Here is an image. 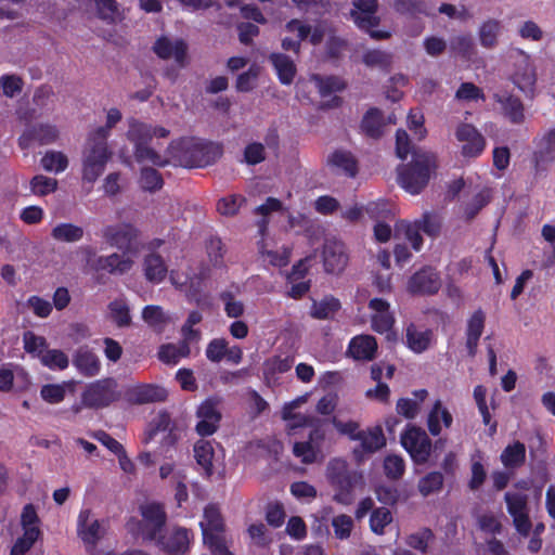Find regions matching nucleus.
<instances>
[{
	"label": "nucleus",
	"mask_w": 555,
	"mask_h": 555,
	"mask_svg": "<svg viewBox=\"0 0 555 555\" xmlns=\"http://www.w3.org/2000/svg\"><path fill=\"white\" fill-rule=\"evenodd\" d=\"M169 431L168 437L172 438L171 443L176 441V437H172L171 429V417L170 414L166 411L159 412L149 424L147 430L145 431V437L143 439L144 443L151 442L158 433Z\"/></svg>",
	"instance_id": "nucleus-39"
},
{
	"label": "nucleus",
	"mask_w": 555,
	"mask_h": 555,
	"mask_svg": "<svg viewBox=\"0 0 555 555\" xmlns=\"http://www.w3.org/2000/svg\"><path fill=\"white\" fill-rule=\"evenodd\" d=\"M377 341L372 335H358L348 345V353L356 360L371 361L375 358Z\"/></svg>",
	"instance_id": "nucleus-27"
},
{
	"label": "nucleus",
	"mask_w": 555,
	"mask_h": 555,
	"mask_svg": "<svg viewBox=\"0 0 555 555\" xmlns=\"http://www.w3.org/2000/svg\"><path fill=\"white\" fill-rule=\"evenodd\" d=\"M443 475L440 472H430L418 481V491L423 496L439 492L443 487Z\"/></svg>",
	"instance_id": "nucleus-45"
},
{
	"label": "nucleus",
	"mask_w": 555,
	"mask_h": 555,
	"mask_svg": "<svg viewBox=\"0 0 555 555\" xmlns=\"http://www.w3.org/2000/svg\"><path fill=\"white\" fill-rule=\"evenodd\" d=\"M141 520L138 521V530L143 541L154 542L166 529L167 513L164 504L149 502L140 505Z\"/></svg>",
	"instance_id": "nucleus-7"
},
{
	"label": "nucleus",
	"mask_w": 555,
	"mask_h": 555,
	"mask_svg": "<svg viewBox=\"0 0 555 555\" xmlns=\"http://www.w3.org/2000/svg\"><path fill=\"white\" fill-rule=\"evenodd\" d=\"M132 264L133 261L130 258H126L117 253L108 256H99L90 263L94 271H104L111 274H125L132 268Z\"/></svg>",
	"instance_id": "nucleus-22"
},
{
	"label": "nucleus",
	"mask_w": 555,
	"mask_h": 555,
	"mask_svg": "<svg viewBox=\"0 0 555 555\" xmlns=\"http://www.w3.org/2000/svg\"><path fill=\"white\" fill-rule=\"evenodd\" d=\"M455 138L462 142L461 154L465 158H477L486 150L485 137L472 124L461 122L455 129Z\"/></svg>",
	"instance_id": "nucleus-12"
},
{
	"label": "nucleus",
	"mask_w": 555,
	"mask_h": 555,
	"mask_svg": "<svg viewBox=\"0 0 555 555\" xmlns=\"http://www.w3.org/2000/svg\"><path fill=\"white\" fill-rule=\"evenodd\" d=\"M486 314L481 309H477L467 320L466 326V349L469 357L474 358L477 353L479 339L483 333Z\"/></svg>",
	"instance_id": "nucleus-24"
},
{
	"label": "nucleus",
	"mask_w": 555,
	"mask_h": 555,
	"mask_svg": "<svg viewBox=\"0 0 555 555\" xmlns=\"http://www.w3.org/2000/svg\"><path fill=\"white\" fill-rule=\"evenodd\" d=\"M223 154L220 143L191 139L183 143L182 158L186 167H206L215 164Z\"/></svg>",
	"instance_id": "nucleus-6"
},
{
	"label": "nucleus",
	"mask_w": 555,
	"mask_h": 555,
	"mask_svg": "<svg viewBox=\"0 0 555 555\" xmlns=\"http://www.w3.org/2000/svg\"><path fill=\"white\" fill-rule=\"evenodd\" d=\"M196 464L202 468L203 475L210 478L214 475L215 449L209 440L199 439L193 447Z\"/></svg>",
	"instance_id": "nucleus-32"
},
{
	"label": "nucleus",
	"mask_w": 555,
	"mask_h": 555,
	"mask_svg": "<svg viewBox=\"0 0 555 555\" xmlns=\"http://www.w3.org/2000/svg\"><path fill=\"white\" fill-rule=\"evenodd\" d=\"M40 534V529H26L13 544L10 555H25L33 547Z\"/></svg>",
	"instance_id": "nucleus-50"
},
{
	"label": "nucleus",
	"mask_w": 555,
	"mask_h": 555,
	"mask_svg": "<svg viewBox=\"0 0 555 555\" xmlns=\"http://www.w3.org/2000/svg\"><path fill=\"white\" fill-rule=\"evenodd\" d=\"M453 424V416L450 411L442 405L440 400H436L427 415V428L431 436L437 437L444 428H450Z\"/></svg>",
	"instance_id": "nucleus-28"
},
{
	"label": "nucleus",
	"mask_w": 555,
	"mask_h": 555,
	"mask_svg": "<svg viewBox=\"0 0 555 555\" xmlns=\"http://www.w3.org/2000/svg\"><path fill=\"white\" fill-rule=\"evenodd\" d=\"M555 160V129H551L543 138V147L533 154V167L535 176L545 172Z\"/></svg>",
	"instance_id": "nucleus-25"
},
{
	"label": "nucleus",
	"mask_w": 555,
	"mask_h": 555,
	"mask_svg": "<svg viewBox=\"0 0 555 555\" xmlns=\"http://www.w3.org/2000/svg\"><path fill=\"white\" fill-rule=\"evenodd\" d=\"M334 534L339 540H347L353 529V520L349 515L340 514L332 519Z\"/></svg>",
	"instance_id": "nucleus-61"
},
{
	"label": "nucleus",
	"mask_w": 555,
	"mask_h": 555,
	"mask_svg": "<svg viewBox=\"0 0 555 555\" xmlns=\"http://www.w3.org/2000/svg\"><path fill=\"white\" fill-rule=\"evenodd\" d=\"M500 460L506 468H518L526 462V447L520 441H515L504 448Z\"/></svg>",
	"instance_id": "nucleus-38"
},
{
	"label": "nucleus",
	"mask_w": 555,
	"mask_h": 555,
	"mask_svg": "<svg viewBox=\"0 0 555 555\" xmlns=\"http://www.w3.org/2000/svg\"><path fill=\"white\" fill-rule=\"evenodd\" d=\"M504 501L516 531L524 537L529 535L532 524L528 513V496L519 492H506Z\"/></svg>",
	"instance_id": "nucleus-11"
},
{
	"label": "nucleus",
	"mask_w": 555,
	"mask_h": 555,
	"mask_svg": "<svg viewBox=\"0 0 555 555\" xmlns=\"http://www.w3.org/2000/svg\"><path fill=\"white\" fill-rule=\"evenodd\" d=\"M323 266L327 273L338 274L347 266L345 245L336 240H326L323 246Z\"/></svg>",
	"instance_id": "nucleus-17"
},
{
	"label": "nucleus",
	"mask_w": 555,
	"mask_h": 555,
	"mask_svg": "<svg viewBox=\"0 0 555 555\" xmlns=\"http://www.w3.org/2000/svg\"><path fill=\"white\" fill-rule=\"evenodd\" d=\"M83 229L74 223L64 222L55 225L51 231V236L62 243H75L83 237Z\"/></svg>",
	"instance_id": "nucleus-40"
},
{
	"label": "nucleus",
	"mask_w": 555,
	"mask_h": 555,
	"mask_svg": "<svg viewBox=\"0 0 555 555\" xmlns=\"http://www.w3.org/2000/svg\"><path fill=\"white\" fill-rule=\"evenodd\" d=\"M364 210L367 216L376 220V222L392 218V212L387 201L371 202L365 206Z\"/></svg>",
	"instance_id": "nucleus-62"
},
{
	"label": "nucleus",
	"mask_w": 555,
	"mask_h": 555,
	"mask_svg": "<svg viewBox=\"0 0 555 555\" xmlns=\"http://www.w3.org/2000/svg\"><path fill=\"white\" fill-rule=\"evenodd\" d=\"M42 365L50 370L63 371L68 367L69 360L66 353L60 349H48L40 358Z\"/></svg>",
	"instance_id": "nucleus-51"
},
{
	"label": "nucleus",
	"mask_w": 555,
	"mask_h": 555,
	"mask_svg": "<svg viewBox=\"0 0 555 555\" xmlns=\"http://www.w3.org/2000/svg\"><path fill=\"white\" fill-rule=\"evenodd\" d=\"M57 188V180L54 178L46 177L43 175H36L30 180V190L37 196H46L53 193Z\"/></svg>",
	"instance_id": "nucleus-56"
},
{
	"label": "nucleus",
	"mask_w": 555,
	"mask_h": 555,
	"mask_svg": "<svg viewBox=\"0 0 555 555\" xmlns=\"http://www.w3.org/2000/svg\"><path fill=\"white\" fill-rule=\"evenodd\" d=\"M153 51L162 60L173 57L180 67L186 64L188 44L183 39H177L173 42L168 37L162 36L155 41Z\"/></svg>",
	"instance_id": "nucleus-18"
},
{
	"label": "nucleus",
	"mask_w": 555,
	"mask_h": 555,
	"mask_svg": "<svg viewBox=\"0 0 555 555\" xmlns=\"http://www.w3.org/2000/svg\"><path fill=\"white\" fill-rule=\"evenodd\" d=\"M201 529L204 544L212 555H233L228 548L224 539V521L219 508L208 504L204 509Z\"/></svg>",
	"instance_id": "nucleus-4"
},
{
	"label": "nucleus",
	"mask_w": 555,
	"mask_h": 555,
	"mask_svg": "<svg viewBox=\"0 0 555 555\" xmlns=\"http://www.w3.org/2000/svg\"><path fill=\"white\" fill-rule=\"evenodd\" d=\"M501 24L496 20H488L479 28V40L482 47L492 48L498 42Z\"/></svg>",
	"instance_id": "nucleus-49"
},
{
	"label": "nucleus",
	"mask_w": 555,
	"mask_h": 555,
	"mask_svg": "<svg viewBox=\"0 0 555 555\" xmlns=\"http://www.w3.org/2000/svg\"><path fill=\"white\" fill-rule=\"evenodd\" d=\"M134 158L139 164L150 163L157 167H165L168 165V159L164 158L154 149L149 146V143L134 146Z\"/></svg>",
	"instance_id": "nucleus-43"
},
{
	"label": "nucleus",
	"mask_w": 555,
	"mask_h": 555,
	"mask_svg": "<svg viewBox=\"0 0 555 555\" xmlns=\"http://www.w3.org/2000/svg\"><path fill=\"white\" fill-rule=\"evenodd\" d=\"M219 297L220 300L224 304V312L227 317L238 319L244 314V304L241 300H236L231 292H222Z\"/></svg>",
	"instance_id": "nucleus-60"
},
{
	"label": "nucleus",
	"mask_w": 555,
	"mask_h": 555,
	"mask_svg": "<svg viewBox=\"0 0 555 555\" xmlns=\"http://www.w3.org/2000/svg\"><path fill=\"white\" fill-rule=\"evenodd\" d=\"M455 99L459 101H478L485 100V93L481 88L473 82H462L455 92Z\"/></svg>",
	"instance_id": "nucleus-64"
},
{
	"label": "nucleus",
	"mask_w": 555,
	"mask_h": 555,
	"mask_svg": "<svg viewBox=\"0 0 555 555\" xmlns=\"http://www.w3.org/2000/svg\"><path fill=\"white\" fill-rule=\"evenodd\" d=\"M66 395L65 384H47L40 389V396L43 401L50 404H57L62 402Z\"/></svg>",
	"instance_id": "nucleus-59"
},
{
	"label": "nucleus",
	"mask_w": 555,
	"mask_h": 555,
	"mask_svg": "<svg viewBox=\"0 0 555 555\" xmlns=\"http://www.w3.org/2000/svg\"><path fill=\"white\" fill-rule=\"evenodd\" d=\"M474 39L472 35L454 36L450 40V51L463 59H470L474 53Z\"/></svg>",
	"instance_id": "nucleus-46"
},
{
	"label": "nucleus",
	"mask_w": 555,
	"mask_h": 555,
	"mask_svg": "<svg viewBox=\"0 0 555 555\" xmlns=\"http://www.w3.org/2000/svg\"><path fill=\"white\" fill-rule=\"evenodd\" d=\"M400 442L415 464L423 465L428 462L433 442L423 428L408 424L400 436Z\"/></svg>",
	"instance_id": "nucleus-8"
},
{
	"label": "nucleus",
	"mask_w": 555,
	"mask_h": 555,
	"mask_svg": "<svg viewBox=\"0 0 555 555\" xmlns=\"http://www.w3.org/2000/svg\"><path fill=\"white\" fill-rule=\"evenodd\" d=\"M127 137L134 146L150 143L153 139L152 127L147 124L133 119L129 124Z\"/></svg>",
	"instance_id": "nucleus-42"
},
{
	"label": "nucleus",
	"mask_w": 555,
	"mask_h": 555,
	"mask_svg": "<svg viewBox=\"0 0 555 555\" xmlns=\"http://www.w3.org/2000/svg\"><path fill=\"white\" fill-rule=\"evenodd\" d=\"M392 9L397 14L410 18H416L418 15H433L425 0H395Z\"/></svg>",
	"instance_id": "nucleus-37"
},
{
	"label": "nucleus",
	"mask_w": 555,
	"mask_h": 555,
	"mask_svg": "<svg viewBox=\"0 0 555 555\" xmlns=\"http://www.w3.org/2000/svg\"><path fill=\"white\" fill-rule=\"evenodd\" d=\"M340 307V301L337 298L325 296L321 301L313 302L311 317L318 320H326L332 318Z\"/></svg>",
	"instance_id": "nucleus-41"
},
{
	"label": "nucleus",
	"mask_w": 555,
	"mask_h": 555,
	"mask_svg": "<svg viewBox=\"0 0 555 555\" xmlns=\"http://www.w3.org/2000/svg\"><path fill=\"white\" fill-rule=\"evenodd\" d=\"M491 201L490 192L487 190H482L477 193L470 203H468L464 208L465 219L467 221L473 220L479 211L486 207Z\"/></svg>",
	"instance_id": "nucleus-58"
},
{
	"label": "nucleus",
	"mask_w": 555,
	"mask_h": 555,
	"mask_svg": "<svg viewBox=\"0 0 555 555\" xmlns=\"http://www.w3.org/2000/svg\"><path fill=\"white\" fill-rule=\"evenodd\" d=\"M143 270L145 279L153 284L162 283L168 272L164 258L157 253H151L144 257Z\"/></svg>",
	"instance_id": "nucleus-33"
},
{
	"label": "nucleus",
	"mask_w": 555,
	"mask_h": 555,
	"mask_svg": "<svg viewBox=\"0 0 555 555\" xmlns=\"http://www.w3.org/2000/svg\"><path fill=\"white\" fill-rule=\"evenodd\" d=\"M140 184L144 191L154 193L163 188L164 179L155 168L143 167L140 172Z\"/></svg>",
	"instance_id": "nucleus-47"
},
{
	"label": "nucleus",
	"mask_w": 555,
	"mask_h": 555,
	"mask_svg": "<svg viewBox=\"0 0 555 555\" xmlns=\"http://www.w3.org/2000/svg\"><path fill=\"white\" fill-rule=\"evenodd\" d=\"M328 165L340 170L345 176L354 178L358 175V160L351 152L336 150L328 157Z\"/></svg>",
	"instance_id": "nucleus-36"
},
{
	"label": "nucleus",
	"mask_w": 555,
	"mask_h": 555,
	"mask_svg": "<svg viewBox=\"0 0 555 555\" xmlns=\"http://www.w3.org/2000/svg\"><path fill=\"white\" fill-rule=\"evenodd\" d=\"M433 336L431 330L418 331L413 323H410L405 328L406 346L415 353L426 351L431 344Z\"/></svg>",
	"instance_id": "nucleus-35"
},
{
	"label": "nucleus",
	"mask_w": 555,
	"mask_h": 555,
	"mask_svg": "<svg viewBox=\"0 0 555 555\" xmlns=\"http://www.w3.org/2000/svg\"><path fill=\"white\" fill-rule=\"evenodd\" d=\"M105 531L98 519H91L90 509H81L77 519V534L86 545L88 553H93Z\"/></svg>",
	"instance_id": "nucleus-15"
},
{
	"label": "nucleus",
	"mask_w": 555,
	"mask_h": 555,
	"mask_svg": "<svg viewBox=\"0 0 555 555\" xmlns=\"http://www.w3.org/2000/svg\"><path fill=\"white\" fill-rule=\"evenodd\" d=\"M326 478L335 493L333 500L341 505H350L354 501V491L363 489V473L352 469L346 460L332 459L326 466Z\"/></svg>",
	"instance_id": "nucleus-1"
},
{
	"label": "nucleus",
	"mask_w": 555,
	"mask_h": 555,
	"mask_svg": "<svg viewBox=\"0 0 555 555\" xmlns=\"http://www.w3.org/2000/svg\"><path fill=\"white\" fill-rule=\"evenodd\" d=\"M324 439V434L320 428H314L309 434L307 441L295 442L293 453L299 457L302 463L311 464L317 460L319 442Z\"/></svg>",
	"instance_id": "nucleus-26"
},
{
	"label": "nucleus",
	"mask_w": 555,
	"mask_h": 555,
	"mask_svg": "<svg viewBox=\"0 0 555 555\" xmlns=\"http://www.w3.org/2000/svg\"><path fill=\"white\" fill-rule=\"evenodd\" d=\"M435 538L434 532L429 528H422L417 532L411 533L406 537L405 543L425 554L428 548V544L430 541H433Z\"/></svg>",
	"instance_id": "nucleus-54"
},
{
	"label": "nucleus",
	"mask_w": 555,
	"mask_h": 555,
	"mask_svg": "<svg viewBox=\"0 0 555 555\" xmlns=\"http://www.w3.org/2000/svg\"><path fill=\"white\" fill-rule=\"evenodd\" d=\"M493 99L500 104L501 112L512 124H521L525 119V108L521 100L508 91H499Z\"/></svg>",
	"instance_id": "nucleus-19"
},
{
	"label": "nucleus",
	"mask_w": 555,
	"mask_h": 555,
	"mask_svg": "<svg viewBox=\"0 0 555 555\" xmlns=\"http://www.w3.org/2000/svg\"><path fill=\"white\" fill-rule=\"evenodd\" d=\"M441 280L439 273L431 267L416 271L408 281V292L412 295L431 296L439 292Z\"/></svg>",
	"instance_id": "nucleus-14"
},
{
	"label": "nucleus",
	"mask_w": 555,
	"mask_h": 555,
	"mask_svg": "<svg viewBox=\"0 0 555 555\" xmlns=\"http://www.w3.org/2000/svg\"><path fill=\"white\" fill-rule=\"evenodd\" d=\"M41 165L46 171H54L59 173L67 168L68 159L62 152L50 151L41 158Z\"/></svg>",
	"instance_id": "nucleus-53"
},
{
	"label": "nucleus",
	"mask_w": 555,
	"mask_h": 555,
	"mask_svg": "<svg viewBox=\"0 0 555 555\" xmlns=\"http://www.w3.org/2000/svg\"><path fill=\"white\" fill-rule=\"evenodd\" d=\"M415 223L421 231L431 237L438 236L441 230L440 217L434 212H424L421 219L415 220Z\"/></svg>",
	"instance_id": "nucleus-57"
},
{
	"label": "nucleus",
	"mask_w": 555,
	"mask_h": 555,
	"mask_svg": "<svg viewBox=\"0 0 555 555\" xmlns=\"http://www.w3.org/2000/svg\"><path fill=\"white\" fill-rule=\"evenodd\" d=\"M284 30L288 34H296V40H292V37H284L281 41L282 50L298 55L301 50V42L307 40L311 33V26L298 18H292L285 24Z\"/></svg>",
	"instance_id": "nucleus-21"
},
{
	"label": "nucleus",
	"mask_w": 555,
	"mask_h": 555,
	"mask_svg": "<svg viewBox=\"0 0 555 555\" xmlns=\"http://www.w3.org/2000/svg\"><path fill=\"white\" fill-rule=\"evenodd\" d=\"M112 156L106 140V129L98 128L87 139L82 153V180L93 184L104 172Z\"/></svg>",
	"instance_id": "nucleus-3"
},
{
	"label": "nucleus",
	"mask_w": 555,
	"mask_h": 555,
	"mask_svg": "<svg viewBox=\"0 0 555 555\" xmlns=\"http://www.w3.org/2000/svg\"><path fill=\"white\" fill-rule=\"evenodd\" d=\"M385 127L384 114L377 107H371L363 115L360 129L369 138L379 139Z\"/></svg>",
	"instance_id": "nucleus-34"
},
{
	"label": "nucleus",
	"mask_w": 555,
	"mask_h": 555,
	"mask_svg": "<svg viewBox=\"0 0 555 555\" xmlns=\"http://www.w3.org/2000/svg\"><path fill=\"white\" fill-rule=\"evenodd\" d=\"M73 365L85 377H94L101 372V361L87 345L80 346L73 356Z\"/></svg>",
	"instance_id": "nucleus-20"
},
{
	"label": "nucleus",
	"mask_w": 555,
	"mask_h": 555,
	"mask_svg": "<svg viewBox=\"0 0 555 555\" xmlns=\"http://www.w3.org/2000/svg\"><path fill=\"white\" fill-rule=\"evenodd\" d=\"M245 198L241 195H229L218 201L217 210L222 216H234L238 212Z\"/></svg>",
	"instance_id": "nucleus-63"
},
{
	"label": "nucleus",
	"mask_w": 555,
	"mask_h": 555,
	"mask_svg": "<svg viewBox=\"0 0 555 555\" xmlns=\"http://www.w3.org/2000/svg\"><path fill=\"white\" fill-rule=\"evenodd\" d=\"M198 422L195 426L196 433L201 437H208L214 435L219 428L221 422V412L218 409V400L215 398H207L204 400L196 410Z\"/></svg>",
	"instance_id": "nucleus-13"
},
{
	"label": "nucleus",
	"mask_w": 555,
	"mask_h": 555,
	"mask_svg": "<svg viewBox=\"0 0 555 555\" xmlns=\"http://www.w3.org/2000/svg\"><path fill=\"white\" fill-rule=\"evenodd\" d=\"M167 397V390L155 384H138L124 392V399L131 405L164 402Z\"/></svg>",
	"instance_id": "nucleus-16"
},
{
	"label": "nucleus",
	"mask_w": 555,
	"mask_h": 555,
	"mask_svg": "<svg viewBox=\"0 0 555 555\" xmlns=\"http://www.w3.org/2000/svg\"><path fill=\"white\" fill-rule=\"evenodd\" d=\"M383 468L388 479L398 480L405 472V463L402 456L390 454L384 459Z\"/></svg>",
	"instance_id": "nucleus-52"
},
{
	"label": "nucleus",
	"mask_w": 555,
	"mask_h": 555,
	"mask_svg": "<svg viewBox=\"0 0 555 555\" xmlns=\"http://www.w3.org/2000/svg\"><path fill=\"white\" fill-rule=\"evenodd\" d=\"M59 130L50 124H38L33 126L20 138V145L26 147V141H36L40 145L51 144L56 141Z\"/></svg>",
	"instance_id": "nucleus-30"
},
{
	"label": "nucleus",
	"mask_w": 555,
	"mask_h": 555,
	"mask_svg": "<svg viewBox=\"0 0 555 555\" xmlns=\"http://www.w3.org/2000/svg\"><path fill=\"white\" fill-rule=\"evenodd\" d=\"M192 539L191 530L172 526L170 529H165L154 543L165 555H186L190 552Z\"/></svg>",
	"instance_id": "nucleus-10"
},
{
	"label": "nucleus",
	"mask_w": 555,
	"mask_h": 555,
	"mask_svg": "<svg viewBox=\"0 0 555 555\" xmlns=\"http://www.w3.org/2000/svg\"><path fill=\"white\" fill-rule=\"evenodd\" d=\"M140 231L132 223L122 222L103 229L106 243L121 250L124 255H135L139 251Z\"/></svg>",
	"instance_id": "nucleus-9"
},
{
	"label": "nucleus",
	"mask_w": 555,
	"mask_h": 555,
	"mask_svg": "<svg viewBox=\"0 0 555 555\" xmlns=\"http://www.w3.org/2000/svg\"><path fill=\"white\" fill-rule=\"evenodd\" d=\"M121 392L114 377H104L87 384L81 392L80 402L87 409H105L119 401Z\"/></svg>",
	"instance_id": "nucleus-5"
},
{
	"label": "nucleus",
	"mask_w": 555,
	"mask_h": 555,
	"mask_svg": "<svg viewBox=\"0 0 555 555\" xmlns=\"http://www.w3.org/2000/svg\"><path fill=\"white\" fill-rule=\"evenodd\" d=\"M268 59L276 73L279 81L284 86L292 85L297 74L295 62L288 55L280 52L271 53Z\"/></svg>",
	"instance_id": "nucleus-29"
},
{
	"label": "nucleus",
	"mask_w": 555,
	"mask_h": 555,
	"mask_svg": "<svg viewBox=\"0 0 555 555\" xmlns=\"http://www.w3.org/2000/svg\"><path fill=\"white\" fill-rule=\"evenodd\" d=\"M313 79L317 82L321 96L331 95L332 93L343 91L346 88L344 80L336 76L321 77L315 75Z\"/></svg>",
	"instance_id": "nucleus-55"
},
{
	"label": "nucleus",
	"mask_w": 555,
	"mask_h": 555,
	"mask_svg": "<svg viewBox=\"0 0 555 555\" xmlns=\"http://www.w3.org/2000/svg\"><path fill=\"white\" fill-rule=\"evenodd\" d=\"M294 365L293 356H272L263 361L262 374L264 382L269 385L276 380L279 374L288 372Z\"/></svg>",
	"instance_id": "nucleus-31"
},
{
	"label": "nucleus",
	"mask_w": 555,
	"mask_h": 555,
	"mask_svg": "<svg viewBox=\"0 0 555 555\" xmlns=\"http://www.w3.org/2000/svg\"><path fill=\"white\" fill-rule=\"evenodd\" d=\"M360 446L353 449V455L357 461H361L364 453H374L386 446V439L379 426L360 434Z\"/></svg>",
	"instance_id": "nucleus-23"
},
{
	"label": "nucleus",
	"mask_w": 555,
	"mask_h": 555,
	"mask_svg": "<svg viewBox=\"0 0 555 555\" xmlns=\"http://www.w3.org/2000/svg\"><path fill=\"white\" fill-rule=\"evenodd\" d=\"M436 163L434 153L413 150L412 160L398 167V183L410 194H420L427 186Z\"/></svg>",
	"instance_id": "nucleus-2"
},
{
	"label": "nucleus",
	"mask_w": 555,
	"mask_h": 555,
	"mask_svg": "<svg viewBox=\"0 0 555 555\" xmlns=\"http://www.w3.org/2000/svg\"><path fill=\"white\" fill-rule=\"evenodd\" d=\"M392 521V514L387 507H376L370 516V529L378 535L385 533V528Z\"/></svg>",
	"instance_id": "nucleus-48"
},
{
	"label": "nucleus",
	"mask_w": 555,
	"mask_h": 555,
	"mask_svg": "<svg viewBox=\"0 0 555 555\" xmlns=\"http://www.w3.org/2000/svg\"><path fill=\"white\" fill-rule=\"evenodd\" d=\"M108 310L112 320L118 327H127L131 324L130 309L124 300L116 299L111 301Z\"/></svg>",
	"instance_id": "nucleus-44"
}]
</instances>
